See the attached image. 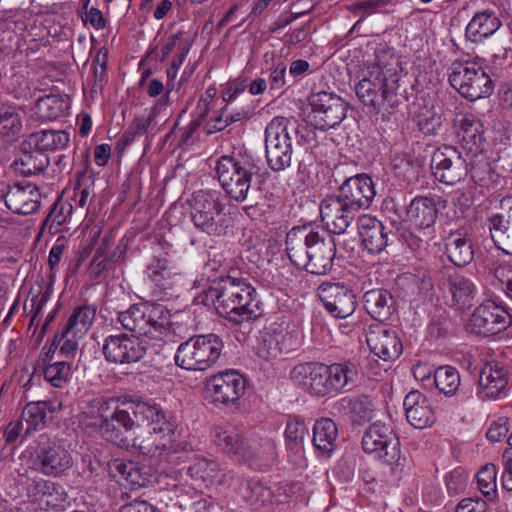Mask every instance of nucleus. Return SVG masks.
Masks as SVG:
<instances>
[{
	"label": "nucleus",
	"mask_w": 512,
	"mask_h": 512,
	"mask_svg": "<svg viewBox=\"0 0 512 512\" xmlns=\"http://www.w3.org/2000/svg\"><path fill=\"white\" fill-rule=\"evenodd\" d=\"M287 255L297 268L315 275L331 271L336 255L332 236L308 226L293 227L286 235Z\"/></svg>",
	"instance_id": "obj_1"
},
{
	"label": "nucleus",
	"mask_w": 512,
	"mask_h": 512,
	"mask_svg": "<svg viewBox=\"0 0 512 512\" xmlns=\"http://www.w3.org/2000/svg\"><path fill=\"white\" fill-rule=\"evenodd\" d=\"M399 58L388 51L376 55L373 64L363 70L362 79L355 87L359 100L379 112L384 107L394 108L400 80Z\"/></svg>",
	"instance_id": "obj_2"
},
{
	"label": "nucleus",
	"mask_w": 512,
	"mask_h": 512,
	"mask_svg": "<svg viewBox=\"0 0 512 512\" xmlns=\"http://www.w3.org/2000/svg\"><path fill=\"white\" fill-rule=\"evenodd\" d=\"M135 422L154 428H176L175 422L160 405L150 401H129L122 403V407H116L111 419L102 427V437L120 448H128L130 441L125 433L133 428Z\"/></svg>",
	"instance_id": "obj_3"
},
{
	"label": "nucleus",
	"mask_w": 512,
	"mask_h": 512,
	"mask_svg": "<svg viewBox=\"0 0 512 512\" xmlns=\"http://www.w3.org/2000/svg\"><path fill=\"white\" fill-rule=\"evenodd\" d=\"M211 293L217 312L230 322L254 321L262 314L256 289L244 278L228 276Z\"/></svg>",
	"instance_id": "obj_4"
},
{
	"label": "nucleus",
	"mask_w": 512,
	"mask_h": 512,
	"mask_svg": "<svg viewBox=\"0 0 512 512\" xmlns=\"http://www.w3.org/2000/svg\"><path fill=\"white\" fill-rule=\"evenodd\" d=\"M83 162V170L77 173V182L75 186V196L79 207H86V216L82 223L83 231H89L88 238L81 244L78 250L77 268L88 262L87 266H91L96 262V232L93 223L96 219V188L95 173L91 168L90 159L96 161V147H89L80 150Z\"/></svg>",
	"instance_id": "obj_5"
},
{
	"label": "nucleus",
	"mask_w": 512,
	"mask_h": 512,
	"mask_svg": "<svg viewBox=\"0 0 512 512\" xmlns=\"http://www.w3.org/2000/svg\"><path fill=\"white\" fill-rule=\"evenodd\" d=\"M212 439L223 453L249 466L268 467L276 457L274 441L266 439L261 444L253 445L230 424L215 426Z\"/></svg>",
	"instance_id": "obj_6"
},
{
	"label": "nucleus",
	"mask_w": 512,
	"mask_h": 512,
	"mask_svg": "<svg viewBox=\"0 0 512 512\" xmlns=\"http://www.w3.org/2000/svg\"><path fill=\"white\" fill-rule=\"evenodd\" d=\"M361 446L364 453L390 466L392 473H403L407 459L401 453L400 440L390 419L370 423L363 433Z\"/></svg>",
	"instance_id": "obj_7"
},
{
	"label": "nucleus",
	"mask_w": 512,
	"mask_h": 512,
	"mask_svg": "<svg viewBox=\"0 0 512 512\" xmlns=\"http://www.w3.org/2000/svg\"><path fill=\"white\" fill-rule=\"evenodd\" d=\"M257 162L247 156H221L215 166L219 183L226 194L235 201L247 199L252 177L259 173Z\"/></svg>",
	"instance_id": "obj_8"
},
{
	"label": "nucleus",
	"mask_w": 512,
	"mask_h": 512,
	"mask_svg": "<svg viewBox=\"0 0 512 512\" xmlns=\"http://www.w3.org/2000/svg\"><path fill=\"white\" fill-rule=\"evenodd\" d=\"M122 326L131 332L153 339L167 336L170 313L161 304L144 302L132 305L124 312H116Z\"/></svg>",
	"instance_id": "obj_9"
},
{
	"label": "nucleus",
	"mask_w": 512,
	"mask_h": 512,
	"mask_svg": "<svg viewBox=\"0 0 512 512\" xmlns=\"http://www.w3.org/2000/svg\"><path fill=\"white\" fill-rule=\"evenodd\" d=\"M189 215L194 227L209 236H222L229 227L225 205L216 193L199 190L189 200Z\"/></svg>",
	"instance_id": "obj_10"
},
{
	"label": "nucleus",
	"mask_w": 512,
	"mask_h": 512,
	"mask_svg": "<svg viewBox=\"0 0 512 512\" xmlns=\"http://www.w3.org/2000/svg\"><path fill=\"white\" fill-rule=\"evenodd\" d=\"M222 339L213 333L196 335L181 343L175 353V363L188 371H205L220 358Z\"/></svg>",
	"instance_id": "obj_11"
},
{
	"label": "nucleus",
	"mask_w": 512,
	"mask_h": 512,
	"mask_svg": "<svg viewBox=\"0 0 512 512\" xmlns=\"http://www.w3.org/2000/svg\"><path fill=\"white\" fill-rule=\"evenodd\" d=\"M448 80L462 97L470 101L488 97L494 90L492 79L475 61L456 60L452 62Z\"/></svg>",
	"instance_id": "obj_12"
},
{
	"label": "nucleus",
	"mask_w": 512,
	"mask_h": 512,
	"mask_svg": "<svg viewBox=\"0 0 512 512\" xmlns=\"http://www.w3.org/2000/svg\"><path fill=\"white\" fill-rule=\"evenodd\" d=\"M297 121L283 116L274 117L265 129L267 163L273 171L289 167L292 159L291 134L297 131Z\"/></svg>",
	"instance_id": "obj_13"
},
{
	"label": "nucleus",
	"mask_w": 512,
	"mask_h": 512,
	"mask_svg": "<svg viewBox=\"0 0 512 512\" xmlns=\"http://www.w3.org/2000/svg\"><path fill=\"white\" fill-rule=\"evenodd\" d=\"M31 449L32 468L45 476L61 477L73 467L71 453L47 434H40Z\"/></svg>",
	"instance_id": "obj_14"
},
{
	"label": "nucleus",
	"mask_w": 512,
	"mask_h": 512,
	"mask_svg": "<svg viewBox=\"0 0 512 512\" xmlns=\"http://www.w3.org/2000/svg\"><path fill=\"white\" fill-rule=\"evenodd\" d=\"M246 385V379L238 371L226 370L206 379L205 392L216 406H238Z\"/></svg>",
	"instance_id": "obj_15"
},
{
	"label": "nucleus",
	"mask_w": 512,
	"mask_h": 512,
	"mask_svg": "<svg viewBox=\"0 0 512 512\" xmlns=\"http://www.w3.org/2000/svg\"><path fill=\"white\" fill-rule=\"evenodd\" d=\"M511 323L512 316L505 308L486 300L471 314L468 328L475 334L491 336L505 331Z\"/></svg>",
	"instance_id": "obj_16"
},
{
	"label": "nucleus",
	"mask_w": 512,
	"mask_h": 512,
	"mask_svg": "<svg viewBox=\"0 0 512 512\" xmlns=\"http://www.w3.org/2000/svg\"><path fill=\"white\" fill-rule=\"evenodd\" d=\"M430 167L439 182L451 186L463 180L468 174L466 160L451 146L436 149L432 154Z\"/></svg>",
	"instance_id": "obj_17"
},
{
	"label": "nucleus",
	"mask_w": 512,
	"mask_h": 512,
	"mask_svg": "<svg viewBox=\"0 0 512 512\" xmlns=\"http://www.w3.org/2000/svg\"><path fill=\"white\" fill-rule=\"evenodd\" d=\"M312 122L316 129L327 130L339 125L346 117V103L337 95L321 91L309 98Z\"/></svg>",
	"instance_id": "obj_18"
},
{
	"label": "nucleus",
	"mask_w": 512,
	"mask_h": 512,
	"mask_svg": "<svg viewBox=\"0 0 512 512\" xmlns=\"http://www.w3.org/2000/svg\"><path fill=\"white\" fill-rule=\"evenodd\" d=\"M317 295L329 314L335 318H347L357 308L354 291L340 282H324L319 285Z\"/></svg>",
	"instance_id": "obj_19"
},
{
	"label": "nucleus",
	"mask_w": 512,
	"mask_h": 512,
	"mask_svg": "<svg viewBox=\"0 0 512 512\" xmlns=\"http://www.w3.org/2000/svg\"><path fill=\"white\" fill-rule=\"evenodd\" d=\"M442 285L450 295L453 307L466 310L473 306L478 295V287L471 276L449 268L443 273Z\"/></svg>",
	"instance_id": "obj_20"
},
{
	"label": "nucleus",
	"mask_w": 512,
	"mask_h": 512,
	"mask_svg": "<svg viewBox=\"0 0 512 512\" xmlns=\"http://www.w3.org/2000/svg\"><path fill=\"white\" fill-rule=\"evenodd\" d=\"M109 475L119 484L138 489L156 481L150 465L123 459H113L107 464Z\"/></svg>",
	"instance_id": "obj_21"
},
{
	"label": "nucleus",
	"mask_w": 512,
	"mask_h": 512,
	"mask_svg": "<svg viewBox=\"0 0 512 512\" xmlns=\"http://www.w3.org/2000/svg\"><path fill=\"white\" fill-rule=\"evenodd\" d=\"M509 379V371L503 364L488 362L480 371L477 395L482 400L505 397L509 390Z\"/></svg>",
	"instance_id": "obj_22"
},
{
	"label": "nucleus",
	"mask_w": 512,
	"mask_h": 512,
	"mask_svg": "<svg viewBox=\"0 0 512 512\" xmlns=\"http://www.w3.org/2000/svg\"><path fill=\"white\" fill-rule=\"evenodd\" d=\"M375 195L373 179L367 174H358L340 186L337 197L357 212L370 207Z\"/></svg>",
	"instance_id": "obj_23"
},
{
	"label": "nucleus",
	"mask_w": 512,
	"mask_h": 512,
	"mask_svg": "<svg viewBox=\"0 0 512 512\" xmlns=\"http://www.w3.org/2000/svg\"><path fill=\"white\" fill-rule=\"evenodd\" d=\"M176 428L165 427H148L137 433L130 441L127 449H133L143 455H153L158 451L175 450L173 443L175 442Z\"/></svg>",
	"instance_id": "obj_24"
},
{
	"label": "nucleus",
	"mask_w": 512,
	"mask_h": 512,
	"mask_svg": "<svg viewBox=\"0 0 512 512\" xmlns=\"http://www.w3.org/2000/svg\"><path fill=\"white\" fill-rule=\"evenodd\" d=\"M0 199L4 201L11 212L19 215H29L36 212L40 207L41 193L33 184H15L3 190L0 193Z\"/></svg>",
	"instance_id": "obj_25"
},
{
	"label": "nucleus",
	"mask_w": 512,
	"mask_h": 512,
	"mask_svg": "<svg viewBox=\"0 0 512 512\" xmlns=\"http://www.w3.org/2000/svg\"><path fill=\"white\" fill-rule=\"evenodd\" d=\"M146 353V347L138 338L126 335L110 336L103 345V354L113 363H132L139 361Z\"/></svg>",
	"instance_id": "obj_26"
},
{
	"label": "nucleus",
	"mask_w": 512,
	"mask_h": 512,
	"mask_svg": "<svg viewBox=\"0 0 512 512\" xmlns=\"http://www.w3.org/2000/svg\"><path fill=\"white\" fill-rule=\"evenodd\" d=\"M324 397L349 391L359 377L358 366L353 361L324 364Z\"/></svg>",
	"instance_id": "obj_27"
},
{
	"label": "nucleus",
	"mask_w": 512,
	"mask_h": 512,
	"mask_svg": "<svg viewBox=\"0 0 512 512\" xmlns=\"http://www.w3.org/2000/svg\"><path fill=\"white\" fill-rule=\"evenodd\" d=\"M356 211L337 196L325 198L320 204L321 221L329 233L344 234L352 223Z\"/></svg>",
	"instance_id": "obj_28"
},
{
	"label": "nucleus",
	"mask_w": 512,
	"mask_h": 512,
	"mask_svg": "<svg viewBox=\"0 0 512 512\" xmlns=\"http://www.w3.org/2000/svg\"><path fill=\"white\" fill-rule=\"evenodd\" d=\"M324 364L304 362L295 365L289 372L292 383L314 397H324Z\"/></svg>",
	"instance_id": "obj_29"
},
{
	"label": "nucleus",
	"mask_w": 512,
	"mask_h": 512,
	"mask_svg": "<svg viewBox=\"0 0 512 512\" xmlns=\"http://www.w3.org/2000/svg\"><path fill=\"white\" fill-rule=\"evenodd\" d=\"M363 248L372 255L380 254L388 245V231L376 217L362 215L357 220Z\"/></svg>",
	"instance_id": "obj_30"
},
{
	"label": "nucleus",
	"mask_w": 512,
	"mask_h": 512,
	"mask_svg": "<svg viewBox=\"0 0 512 512\" xmlns=\"http://www.w3.org/2000/svg\"><path fill=\"white\" fill-rule=\"evenodd\" d=\"M366 341L370 350L385 361L395 360L402 353V343L394 330L383 327L370 328Z\"/></svg>",
	"instance_id": "obj_31"
},
{
	"label": "nucleus",
	"mask_w": 512,
	"mask_h": 512,
	"mask_svg": "<svg viewBox=\"0 0 512 512\" xmlns=\"http://www.w3.org/2000/svg\"><path fill=\"white\" fill-rule=\"evenodd\" d=\"M407 421L417 429H424L435 422V413L428 398L418 390L409 392L403 402Z\"/></svg>",
	"instance_id": "obj_32"
},
{
	"label": "nucleus",
	"mask_w": 512,
	"mask_h": 512,
	"mask_svg": "<svg viewBox=\"0 0 512 512\" xmlns=\"http://www.w3.org/2000/svg\"><path fill=\"white\" fill-rule=\"evenodd\" d=\"M335 415L347 416L354 424H362L372 419L374 404L365 395L345 396L332 405Z\"/></svg>",
	"instance_id": "obj_33"
},
{
	"label": "nucleus",
	"mask_w": 512,
	"mask_h": 512,
	"mask_svg": "<svg viewBox=\"0 0 512 512\" xmlns=\"http://www.w3.org/2000/svg\"><path fill=\"white\" fill-rule=\"evenodd\" d=\"M457 138L466 154L477 156L484 149L483 124L473 115H465L459 121Z\"/></svg>",
	"instance_id": "obj_34"
},
{
	"label": "nucleus",
	"mask_w": 512,
	"mask_h": 512,
	"mask_svg": "<svg viewBox=\"0 0 512 512\" xmlns=\"http://www.w3.org/2000/svg\"><path fill=\"white\" fill-rule=\"evenodd\" d=\"M444 253L455 266L464 267L474 259V249L470 237L461 230L451 231L444 238Z\"/></svg>",
	"instance_id": "obj_35"
},
{
	"label": "nucleus",
	"mask_w": 512,
	"mask_h": 512,
	"mask_svg": "<svg viewBox=\"0 0 512 512\" xmlns=\"http://www.w3.org/2000/svg\"><path fill=\"white\" fill-rule=\"evenodd\" d=\"M147 277L155 286V294L160 298L174 296L176 274L167 259L154 258L146 269Z\"/></svg>",
	"instance_id": "obj_36"
},
{
	"label": "nucleus",
	"mask_w": 512,
	"mask_h": 512,
	"mask_svg": "<svg viewBox=\"0 0 512 512\" xmlns=\"http://www.w3.org/2000/svg\"><path fill=\"white\" fill-rule=\"evenodd\" d=\"M366 312L380 322L388 320L393 314L395 301L392 294L384 288H374L362 296Z\"/></svg>",
	"instance_id": "obj_37"
},
{
	"label": "nucleus",
	"mask_w": 512,
	"mask_h": 512,
	"mask_svg": "<svg viewBox=\"0 0 512 512\" xmlns=\"http://www.w3.org/2000/svg\"><path fill=\"white\" fill-rule=\"evenodd\" d=\"M507 215L493 214L487 220L491 239L495 246L504 253L512 255V199H508Z\"/></svg>",
	"instance_id": "obj_38"
},
{
	"label": "nucleus",
	"mask_w": 512,
	"mask_h": 512,
	"mask_svg": "<svg viewBox=\"0 0 512 512\" xmlns=\"http://www.w3.org/2000/svg\"><path fill=\"white\" fill-rule=\"evenodd\" d=\"M95 318L96 308L93 305H82L75 308L62 331L55 335L54 344H59L69 335L83 337L92 327Z\"/></svg>",
	"instance_id": "obj_39"
},
{
	"label": "nucleus",
	"mask_w": 512,
	"mask_h": 512,
	"mask_svg": "<svg viewBox=\"0 0 512 512\" xmlns=\"http://www.w3.org/2000/svg\"><path fill=\"white\" fill-rule=\"evenodd\" d=\"M501 27V21L491 10L477 12L465 29V37L473 43H480Z\"/></svg>",
	"instance_id": "obj_40"
},
{
	"label": "nucleus",
	"mask_w": 512,
	"mask_h": 512,
	"mask_svg": "<svg viewBox=\"0 0 512 512\" xmlns=\"http://www.w3.org/2000/svg\"><path fill=\"white\" fill-rule=\"evenodd\" d=\"M406 214L416 227L429 228L434 225L438 216L436 201L433 197L417 196L408 205Z\"/></svg>",
	"instance_id": "obj_41"
},
{
	"label": "nucleus",
	"mask_w": 512,
	"mask_h": 512,
	"mask_svg": "<svg viewBox=\"0 0 512 512\" xmlns=\"http://www.w3.org/2000/svg\"><path fill=\"white\" fill-rule=\"evenodd\" d=\"M70 142V135L64 130L44 129L32 133L24 141L25 148H37L43 153L66 148Z\"/></svg>",
	"instance_id": "obj_42"
},
{
	"label": "nucleus",
	"mask_w": 512,
	"mask_h": 512,
	"mask_svg": "<svg viewBox=\"0 0 512 512\" xmlns=\"http://www.w3.org/2000/svg\"><path fill=\"white\" fill-rule=\"evenodd\" d=\"M70 105L67 95H46L37 100L34 116L41 121H53L68 115Z\"/></svg>",
	"instance_id": "obj_43"
},
{
	"label": "nucleus",
	"mask_w": 512,
	"mask_h": 512,
	"mask_svg": "<svg viewBox=\"0 0 512 512\" xmlns=\"http://www.w3.org/2000/svg\"><path fill=\"white\" fill-rule=\"evenodd\" d=\"M28 496L34 501H46L48 505L57 506L67 499L63 487L50 480H33L28 486Z\"/></svg>",
	"instance_id": "obj_44"
},
{
	"label": "nucleus",
	"mask_w": 512,
	"mask_h": 512,
	"mask_svg": "<svg viewBox=\"0 0 512 512\" xmlns=\"http://www.w3.org/2000/svg\"><path fill=\"white\" fill-rule=\"evenodd\" d=\"M61 408L60 403L37 401L28 403L22 412V419L28 424L27 432L36 430L52 419V414Z\"/></svg>",
	"instance_id": "obj_45"
},
{
	"label": "nucleus",
	"mask_w": 512,
	"mask_h": 512,
	"mask_svg": "<svg viewBox=\"0 0 512 512\" xmlns=\"http://www.w3.org/2000/svg\"><path fill=\"white\" fill-rule=\"evenodd\" d=\"M338 429L329 418L317 420L313 427V444L326 456H330L337 446Z\"/></svg>",
	"instance_id": "obj_46"
},
{
	"label": "nucleus",
	"mask_w": 512,
	"mask_h": 512,
	"mask_svg": "<svg viewBox=\"0 0 512 512\" xmlns=\"http://www.w3.org/2000/svg\"><path fill=\"white\" fill-rule=\"evenodd\" d=\"M22 120L16 107L3 106L0 108V138L5 143L17 141L22 132Z\"/></svg>",
	"instance_id": "obj_47"
},
{
	"label": "nucleus",
	"mask_w": 512,
	"mask_h": 512,
	"mask_svg": "<svg viewBox=\"0 0 512 512\" xmlns=\"http://www.w3.org/2000/svg\"><path fill=\"white\" fill-rule=\"evenodd\" d=\"M19 171L26 175H35L43 172L50 164L49 157L37 148H25L22 143V153L15 162Z\"/></svg>",
	"instance_id": "obj_48"
},
{
	"label": "nucleus",
	"mask_w": 512,
	"mask_h": 512,
	"mask_svg": "<svg viewBox=\"0 0 512 512\" xmlns=\"http://www.w3.org/2000/svg\"><path fill=\"white\" fill-rule=\"evenodd\" d=\"M412 120L419 131L426 136L437 135L443 128L442 116L433 107L425 104L418 105L417 110L413 113Z\"/></svg>",
	"instance_id": "obj_49"
},
{
	"label": "nucleus",
	"mask_w": 512,
	"mask_h": 512,
	"mask_svg": "<svg viewBox=\"0 0 512 512\" xmlns=\"http://www.w3.org/2000/svg\"><path fill=\"white\" fill-rule=\"evenodd\" d=\"M434 383L439 392L451 397L456 394L461 385L460 373L453 366H440L434 372Z\"/></svg>",
	"instance_id": "obj_50"
},
{
	"label": "nucleus",
	"mask_w": 512,
	"mask_h": 512,
	"mask_svg": "<svg viewBox=\"0 0 512 512\" xmlns=\"http://www.w3.org/2000/svg\"><path fill=\"white\" fill-rule=\"evenodd\" d=\"M220 465L213 460L200 458L188 467L187 473L192 479H200L211 484L219 478Z\"/></svg>",
	"instance_id": "obj_51"
},
{
	"label": "nucleus",
	"mask_w": 512,
	"mask_h": 512,
	"mask_svg": "<svg viewBox=\"0 0 512 512\" xmlns=\"http://www.w3.org/2000/svg\"><path fill=\"white\" fill-rule=\"evenodd\" d=\"M73 211V206L68 202H63L61 200L56 201L48 216L43 222V226L49 225V230L51 233H59L62 230V226L68 221L71 217Z\"/></svg>",
	"instance_id": "obj_52"
},
{
	"label": "nucleus",
	"mask_w": 512,
	"mask_h": 512,
	"mask_svg": "<svg viewBox=\"0 0 512 512\" xmlns=\"http://www.w3.org/2000/svg\"><path fill=\"white\" fill-rule=\"evenodd\" d=\"M271 332L282 353L295 351L301 344L299 334L294 329L290 330L288 327L278 326L271 329Z\"/></svg>",
	"instance_id": "obj_53"
},
{
	"label": "nucleus",
	"mask_w": 512,
	"mask_h": 512,
	"mask_svg": "<svg viewBox=\"0 0 512 512\" xmlns=\"http://www.w3.org/2000/svg\"><path fill=\"white\" fill-rule=\"evenodd\" d=\"M94 399L82 402L81 412L78 414V427L87 436L93 438L96 435V411L94 406H90Z\"/></svg>",
	"instance_id": "obj_54"
},
{
	"label": "nucleus",
	"mask_w": 512,
	"mask_h": 512,
	"mask_svg": "<svg viewBox=\"0 0 512 512\" xmlns=\"http://www.w3.org/2000/svg\"><path fill=\"white\" fill-rule=\"evenodd\" d=\"M70 364L66 361H57L47 364L44 369L45 379L54 387H61L68 379Z\"/></svg>",
	"instance_id": "obj_55"
},
{
	"label": "nucleus",
	"mask_w": 512,
	"mask_h": 512,
	"mask_svg": "<svg viewBox=\"0 0 512 512\" xmlns=\"http://www.w3.org/2000/svg\"><path fill=\"white\" fill-rule=\"evenodd\" d=\"M479 489L484 495H490L496 487V469L495 466H485L477 474Z\"/></svg>",
	"instance_id": "obj_56"
},
{
	"label": "nucleus",
	"mask_w": 512,
	"mask_h": 512,
	"mask_svg": "<svg viewBox=\"0 0 512 512\" xmlns=\"http://www.w3.org/2000/svg\"><path fill=\"white\" fill-rule=\"evenodd\" d=\"M258 354L265 359L277 358L282 354L271 331L266 332L261 336V342L258 347Z\"/></svg>",
	"instance_id": "obj_57"
},
{
	"label": "nucleus",
	"mask_w": 512,
	"mask_h": 512,
	"mask_svg": "<svg viewBox=\"0 0 512 512\" xmlns=\"http://www.w3.org/2000/svg\"><path fill=\"white\" fill-rule=\"evenodd\" d=\"M286 64L279 60L277 62H273L271 68L269 69V85L270 89L278 90L283 88L286 85Z\"/></svg>",
	"instance_id": "obj_58"
},
{
	"label": "nucleus",
	"mask_w": 512,
	"mask_h": 512,
	"mask_svg": "<svg viewBox=\"0 0 512 512\" xmlns=\"http://www.w3.org/2000/svg\"><path fill=\"white\" fill-rule=\"evenodd\" d=\"M509 429V419L507 417H499L490 425L486 437L491 442L501 441L507 436Z\"/></svg>",
	"instance_id": "obj_59"
},
{
	"label": "nucleus",
	"mask_w": 512,
	"mask_h": 512,
	"mask_svg": "<svg viewBox=\"0 0 512 512\" xmlns=\"http://www.w3.org/2000/svg\"><path fill=\"white\" fill-rule=\"evenodd\" d=\"M306 427L298 419H289L285 428V437L293 443H300L305 435Z\"/></svg>",
	"instance_id": "obj_60"
},
{
	"label": "nucleus",
	"mask_w": 512,
	"mask_h": 512,
	"mask_svg": "<svg viewBox=\"0 0 512 512\" xmlns=\"http://www.w3.org/2000/svg\"><path fill=\"white\" fill-rule=\"evenodd\" d=\"M154 117L152 115L148 117H138L136 118L128 133H127V142L133 141L136 137L142 136L147 133L151 123L153 122Z\"/></svg>",
	"instance_id": "obj_61"
},
{
	"label": "nucleus",
	"mask_w": 512,
	"mask_h": 512,
	"mask_svg": "<svg viewBox=\"0 0 512 512\" xmlns=\"http://www.w3.org/2000/svg\"><path fill=\"white\" fill-rule=\"evenodd\" d=\"M246 88L247 83L242 79H236L227 82L226 87L222 93L223 101L226 103L233 101L239 94L243 93Z\"/></svg>",
	"instance_id": "obj_62"
},
{
	"label": "nucleus",
	"mask_w": 512,
	"mask_h": 512,
	"mask_svg": "<svg viewBox=\"0 0 512 512\" xmlns=\"http://www.w3.org/2000/svg\"><path fill=\"white\" fill-rule=\"evenodd\" d=\"M486 502L481 498H465L456 506V512H485Z\"/></svg>",
	"instance_id": "obj_63"
},
{
	"label": "nucleus",
	"mask_w": 512,
	"mask_h": 512,
	"mask_svg": "<svg viewBox=\"0 0 512 512\" xmlns=\"http://www.w3.org/2000/svg\"><path fill=\"white\" fill-rule=\"evenodd\" d=\"M121 512H159L156 507L144 500H134L122 506Z\"/></svg>",
	"instance_id": "obj_64"
}]
</instances>
